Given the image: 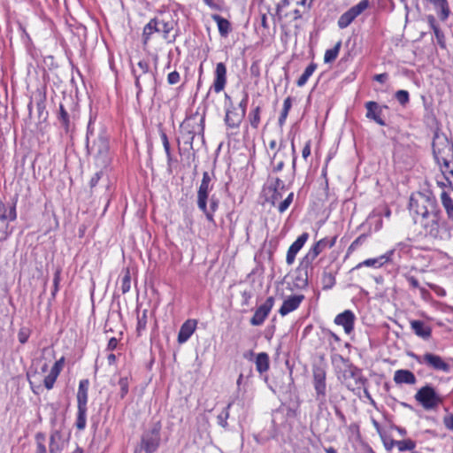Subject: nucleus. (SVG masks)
Wrapping results in <instances>:
<instances>
[{
  "label": "nucleus",
  "mask_w": 453,
  "mask_h": 453,
  "mask_svg": "<svg viewBox=\"0 0 453 453\" xmlns=\"http://www.w3.org/2000/svg\"><path fill=\"white\" fill-rule=\"evenodd\" d=\"M409 207L418 216L415 222L420 225L425 235L439 238L441 211L435 196L431 192H418L411 196Z\"/></svg>",
  "instance_id": "1"
},
{
  "label": "nucleus",
  "mask_w": 453,
  "mask_h": 453,
  "mask_svg": "<svg viewBox=\"0 0 453 453\" xmlns=\"http://www.w3.org/2000/svg\"><path fill=\"white\" fill-rule=\"evenodd\" d=\"M337 236L332 238H322L314 243L306 255L301 259L297 267L298 275L296 278L298 286L305 287L308 285L309 273L312 271V264L317 257L326 249L332 248L336 242Z\"/></svg>",
  "instance_id": "2"
},
{
  "label": "nucleus",
  "mask_w": 453,
  "mask_h": 453,
  "mask_svg": "<svg viewBox=\"0 0 453 453\" xmlns=\"http://www.w3.org/2000/svg\"><path fill=\"white\" fill-rule=\"evenodd\" d=\"M433 154L436 163L440 165L441 171L446 179L449 175L453 176V143L442 134L435 132L433 139Z\"/></svg>",
  "instance_id": "3"
},
{
  "label": "nucleus",
  "mask_w": 453,
  "mask_h": 453,
  "mask_svg": "<svg viewBox=\"0 0 453 453\" xmlns=\"http://www.w3.org/2000/svg\"><path fill=\"white\" fill-rule=\"evenodd\" d=\"M91 122H89L87 132V150L95 158L98 167L105 168L111 162L109 153V141L104 132L99 133L96 137L93 131L90 130Z\"/></svg>",
  "instance_id": "4"
},
{
  "label": "nucleus",
  "mask_w": 453,
  "mask_h": 453,
  "mask_svg": "<svg viewBox=\"0 0 453 453\" xmlns=\"http://www.w3.org/2000/svg\"><path fill=\"white\" fill-rule=\"evenodd\" d=\"M175 26L174 20L171 18H165L163 15L151 19L148 24L145 25L142 31L143 43L146 44L154 33L161 34L163 38L168 42L175 41V35L171 38V32Z\"/></svg>",
  "instance_id": "5"
},
{
  "label": "nucleus",
  "mask_w": 453,
  "mask_h": 453,
  "mask_svg": "<svg viewBox=\"0 0 453 453\" xmlns=\"http://www.w3.org/2000/svg\"><path fill=\"white\" fill-rule=\"evenodd\" d=\"M213 188V184H200L197 190V207L205 215L207 220L214 221V213L219 208V201L215 196L209 200V194Z\"/></svg>",
  "instance_id": "6"
},
{
  "label": "nucleus",
  "mask_w": 453,
  "mask_h": 453,
  "mask_svg": "<svg viewBox=\"0 0 453 453\" xmlns=\"http://www.w3.org/2000/svg\"><path fill=\"white\" fill-rule=\"evenodd\" d=\"M340 359L342 362V367L339 371L338 378L342 382L349 390H354L364 385L366 380L363 379L361 370L342 356H340Z\"/></svg>",
  "instance_id": "7"
},
{
  "label": "nucleus",
  "mask_w": 453,
  "mask_h": 453,
  "mask_svg": "<svg viewBox=\"0 0 453 453\" xmlns=\"http://www.w3.org/2000/svg\"><path fill=\"white\" fill-rule=\"evenodd\" d=\"M408 356L429 370L444 373H449L451 371L449 362L437 354L426 352L423 355H418L414 352H409Z\"/></svg>",
  "instance_id": "8"
},
{
  "label": "nucleus",
  "mask_w": 453,
  "mask_h": 453,
  "mask_svg": "<svg viewBox=\"0 0 453 453\" xmlns=\"http://www.w3.org/2000/svg\"><path fill=\"white\" fill-rule=\"evenodd\" d=\"M414 398L426 411L436 410L444 401V397L430 384L421 387Z\"/></svg>",
  "instance_id": "9"
},
{
  "label": "nucleus",
  "mask_w": 453,
  "mask_h": 453,
  "mask_svg": "<svg viewBox=\"0 0 453 453\" xmlns=\"http://www.w3.org/2000/svg\"><path fill=\"white\" fill-rule=\"evenodd\" d=\"M133 75L134 76V85L137 88L136 97L139 99L140 95L142 91V78L143 77V81L150 86L153 90L156 89V76L152 72H150V65L146 60H140L137 64V67H133L132 69Z\"/></svg>",
  "instance_id": "10"
},
{
  "label": "nucleus",
  "mask_w": 453,
  "mask_h": 453,
  "mask_svg": "<svg viewBox=\"0 0 453 453\" xmlns=\"http://www.w3.org/2000/svg\"><path fill=\"white\" fill-rule=\"evenodd\" d=\"M160 443V428L153 427L143 433L140 443L135 447L134 453H153Z\"/></svg>",
  "instance_id": "11"
},
{
  "label": "nucleus",
  "mask_w": 453,
  "mask_h": 453,
  "mask_svg": "<svg viewBox=\"0 0 453 453\" xmlns=\"http://www.w3.org/2000/svg\"><path fill=\"white\" fill-rule=\"evenodd\" d=\"M326 372L322 366H315L312 370V381L316 392V400L320 403L326 402Z\"/></svg>",
  "instance_id": "12"
},
{
  "label": "nucleus",
  "mask_w": 453,
  "mask_h": 453,
  "mask_svg": "<svg viewBox=\"0 0 453 453\" xmlns=\"http://www.w3.org/2000/svg\"><path fill=\"white\" fill-rule=\"evenodd\" d=\"M370 6L369 0H361L358 4L349 8L338 19L337 24L341 29L348 27L357 17Z\"/></svg>",
  "instance_id": "13"
},
{
  "label": "nucleus",
  "mask_w": 453,
  "mask_h": 453,
  "mask_svg": "<svg viewBox=\"0 0 453 453\" xmlns=\"http://www.w3.org/2000/svg\"><path fill=\"white\" fill-rule=\"evenodd\" d=\"M180 128V132H189L203 138L204 117L199 114L189 116L181 123Z\"/></svg>",
  "instance_id": "14"
},
{
  "label": "nucleus",
  "mask_w": 453,
  "mask_h": 453,
  "mask_svg": "<svg viewBox=\"0 0 453 453\" xmlns=\"http://www.w3.org/2000/svg\"><path fill=\"white\" fill-rule=\"evenodd\" d=\"M225 96L230 102L229 106L226 108L225 123L229 128L237 129L245 115H243V112H240L236 106L232 104L231 97L227 94Z\"/></svg>",
  "instance_id": "15"
},
{
  "label": "nucleus",
  "mask_w": 453,
  "mask_h": 453,
  "mask_svg": "<svg viewBox=\"0 0 453 453\" xmlns=\"http://www.w3.org/2000/svg\"><path fill=\"white\" fill-rule=\"evenodd\" d=\"M17 218L15 204L8 206V211L5 213L0 214V242L7 239L11 231L9 230V224L14 221Z\"/></svg>",
  "instance_id": "16"
},
{
  "label": "nucleus",
  "mask_w": 453,
  "mask_h": 453,
  "mask_svg": "<svg viewBox=\"0 0 453 453\" xmlns=\"http://www.w3.org/2000/svg\"><path fill=\"white\" fill-rule=\"evenodd\" d=\"M273 304L274 298L273 296H269L265 302L256 310L253 317L250 319V324L252 326L262 325L268 317Z\"/></svg>",
  "instance_id": "17"
},
{
  "label": "nucleus",
  "mask_w": 453,
  "mask_h": 453,
  "mask_svg": "<svg viewBox=\"0 0 453 453\" xmlns=\"http://www.w3.org/2000/svg\"><path fill=\"white\" fill-rule=\"evenodd\" d=\"M365 109H366V114L365 117L368 119L373 120L378 125L384 127L386 126L385 120L381 118L382 111L383 109H387L388 106L386 105H380L378 103L374 101H368L365 104Z\"/></svg>",
  "instance_id": "18"
},
{
  "label": "nucleus",
  "mask_w": 453,
  "mask_h": 453,
  "mask_svg": "<svg viewBox=\"0 0 453 453\" xmlns=\"http://www.w3.org/2000/svg\"><path fill=\"white\" fill-rule=\"evenodd\" d=\"M226 84V67L222 62L216 65L214 70V81L211 88L215 93H220L224 90Z\"/></svg>",
  "instance_id": "19"
},
{
  "label": "nucleus",
  "mask_w": 453,
  "mask_h": 453,
  "mask_svg": "<svg viewBox=\"0 0 453 453\" xmlns=\"http://www.w3.org/2000/svg\"><path fill=\"white\" fill-rule=\"evenodd\" d=\"M308 239L309 234L304 232L290 245L286 256V263L288 265H291L295 262L296 254L303 247Z\"/></svg>",
  "instance_id": "20"
},
{
  "label": "nucleus",
  "mask_w": 453,
  "mask_h": 453,
  "mask_svg": "<svg viewBox=\"0 0 453 453\" xmlns=\"http://www.w3.org/2000/svg\"><path fill=\"white\" fill-rule=\"evenodd\" d=\"M433 5V9L435 12L437 18L441 21L445 22L451 15V11L448 0H424Z\"/></svg>",
  "instance_id": "21"
},
{
  "label": "nucleus",
  "mask_w": 453,
  "mask_h": 453,
  "mask_svg": "<svg viewBox=\"0 0 453 453\" xmlns=\"http://www.w3.org/2000/svg\"><path fill=\"white\" fill-rule=\"evenodd\" d=\"M304 299L303 295H294L288 296L287 299L284 300L281 307L279 310V313L281 316H286L288 313L296 311Z\"/></svg>",
  "instance_id": "22"
},
{
  "label": "nucleus",
  "mask_w": 453,
  "mask_h": 453,
  "mask_svg": "<svg viewBox=\"0 0 453 453\" xmlns=\"http://www.w3.org/2000/svg\"><path fill=\"white\" fill-rule=\"evenodd\" d=\"M355 315L349 311L346 310L343 312L338 314L334 319V323L339 326H342L346 334L352 332L354 328Z\"/></svg>",
  "instance_id": "23"
},
{
  "label": "nucleus",
  "mask_w": 453,
  "mask_h": 453,
  "mask_svg": "<svg viewBox=\"0 0 453 453\" xmlns=\"http://www.w3.org/2000/svg\"><path fill=\"white\" fill-rule=\"evenodd\" d=\"M393 254H394V250H392L378 257L365 259L363 262L357 265L354 269H359L363 266L380 268L383 265H385L386 263H388L391 260V257L393 256Z\"/></svg>",
  "instance_id": "24"
},
{
  "label": "nucleus",
  "mask_w": 453,
  "mask_h": 453,
  "mask_svg": "<svg viewBox=\"0 0 453 453\" xmlns=\"http://www.w3.org/2000/svg\"><path fill=\"white\" fill-rule=\"evenodd\" d=\"M65 446V439L59 430H55L50 437V453H61Z\"/></svg>",
  "instance_id": "25"
},
{
  "label": "nucleus",
  "mask_w": 453,
  "mask_h": 453,
  "mask_svg": "<svg viewBox=\"0 0 453 453\" xmlns=\"http://www.w3.org/2000/svg\"><path fill=\"white\" fill-rule=\"evenodd\" d=\"M426 19L430 29L433 30L434 34L437 43L440 45L441 48H446L445 35L442 30L441 29L436 18L434 15L429 14L426 16Z\"/></svg>",
  "instance_id": "26"
},
{
  "label": "nucleus",
  "mask_w": 453,
  "mask_h": 453,
  "mask_svg": "<svg viewBox=\"0 0 453 453\" xmlns=\"http://www.w3.org/2000/svg\"><path fill=\"white\" fill-rule=\"evenodd\" d=\"M196 328V321L194 319H188L185 321L179 331L177 341L180 344L185 343L194 334Z\"/></svg>",
  "instance_id": "27"
},
{
  "label": "nucleus",
  "mask_w": 453,
  "mask_h": 453,
  "mask_svg": "<svg viewBox=\"0 0 453 453\" xmlns=\"http://www.w3.org/2000/svg\"><path fill=\"white\" fill-rule=\"evenodd\" d=\"M394 381L397 385H414L417 382V378L412 372L409 370L399 369L396 370L394 373Z\"/></svg>",
  "instance_id": "28"
},
{
  "label": "nucleus",
  "mask_w": 453,
  "mask_h": 453,
  "mask_svg": "<svg viewBox=\"0 0 453 453\" xmlns=\"http://www.w3.org/2000/svg\"><path fill=\"white\" fill-rule=\"evenodd\" d=\"M411 328L416 335L424 340L429 339L432 334V328L422 320H411Z\"/></svg>",
  "instance_id": "29"
},
{
  "label": "nucleus",
  "mask_w": 453,
  "mask_h": 453,
  "mask_svg": "<svg viewBox=\"0 0 453 453\" xmlns=\"http://www.w3.org/2000/svg\"><path fill=\"white\" fill-rule=\"evenodd\" d=\"M88 385V380L80 381L77 392V407H87Z\"/></svg>",
  "instance_id": "30"
},
{
  "label": "nucleus",
  "mask_w": 453,
  "mask_h": 453,
  "mask_svg": "<svg viewBox=\"0 0 453 453\" xmlns=\"http://www.w3.org/2000/svg\"><path fill=\"white\" fill-rule=\"evenodd\" d=\"M211 19L217 23L219 35L222 37L227 36L231 31L230 22L219 14H212Z\"/></svg>",
  "instance_id": "31"
},
{
  "label": "nucleus",
  "mask_w": 453,
  "mask_h": 453,
  "mask_svg": "<svg viewBox=\"0 0 453 453\" xmlns=\"http://www.w3.org/2000/svg\"><path fill=\"white\" fill-rule=\"evenodd\" d=\"M441 202L446 211L448 219L453 222V199L446 191H443L441 194Z\"/></svg>",
  "instance_id": "32"
},
{
  "label": "nucleus",
  "mask_w": 453,
  "mask_h": 453,
  "mask_svg": "<svg viewBox=\"0 0 453 453\" xmlns=\"http://www.w3.org/2000/svg\"><path fill=\"white\" fill-rule=\"evenodd\" d=\"M255 364H256L257 371L259 373H263V372L268 371L269 366H270L268 354L265 352H261V353L257 354Z\"/></svg>",
  "instance_id": "33"
},
{
  "label": "nucleus",
  "mask_w": 453,
  "mask_h": 453,
  "mask_svg": "<svg viewBox=\"0 0 453 453\" xmlns=\"http://www.w3.org/2000/svg\"><path fill=\"white\" fill-rule=\"evenodd\" d=\"M58 120L61 127L65 129V133H68L71 127L70 116L67 111L65 109L63 104H60L59 111L58 112Z\"/></svg>",
  "instance_id": "34"
},
{
  "label": "nucleus",
  "mask_w": 453,
  "mask_h": 453,
  "mask_svg": "<svg viewBox=\"0 0 453 453\" xmlns=\"http://www.w3.org/2000/svg\"><path fill=\"white\" fill-rule=\"evenodd\" d=\"M317 69V65L314 63H311L304 70L303 74L296 81V85L298 87H303L308 81L309 78L313 74L315 70Z\"/></svg>",
  "instance_id": "35"
},
{
  "label": "nucleus",
  "mask_w": 453,
  "mask_h": 453,
  "mask_svg": "<svg viewBox=\"0 0 453 453\" xmlns=\"http://www.w3.org/2000/svg\"><path fill=\"white\" fill-rule=\"evenodd\" d=\"M342 46V42H338L332 49L326 50L324 56L325 63H331L334 61L339 54Z\"/></svg>",
  "instance_id": "36"
},
{
  "label": "nucleus",
  "mask_w": 453,
  "mask_h": 453,
  "mask_svg": "<svg viewBox=\"0 0 453 453\" xmlns=\"http://www.w3.org/2000/svg\"><path fill=\"white\" fill-rule=\"evenodd\" d=\"M77 419L76 427L79 430H83L87 423V407H77Z\"/></svg>",
  "instance_id": "37"
},
{
  "label": "nucleus",
  "mask_w": 453,
  "mask_h": 453,
  "mask_svg": "<svg viewBox=\"0 0 453 453\" xmlns=\"http://www.w3.org/2000/svg\"><path fill=\"white\" fill-rule=\"evenodd\" d=\"M27 380L31 388V390L35 394L39 395L42 389V386L40 384V380H37L36 372L31 373L27 372Z\"/></svg>",
  "instance_id": "38"
},
{
  "label": "nucleus",
  "mask_w": 453,
  "mask_h": 453,
  "mask_svg": "<svg viewBox=\"0 0 453 453\" xmlns=\"http://www.w3.org/2000/svg\"><path fill=\"white\" fill-rule=\"evenodd\" d=\"M396 447L400 452L411 451L416 448V442L411 439L397 441Z\"/></svg>",
  "instance_id": "39"
},
{
  "label": "nucleus",
  "mask_w": 453,
  "mask_h": 453,
  "mask_svg": "<svg viewBox=\"0 0 453 453\" xmlns=\"http://www.w3.org/2000/svg\"><path fill=\"white\" fill-rule=\"evenodd\" d=\"M147 323H148V310H143L142 312V315H138V317H137L136 331L139 335L142 334V332H143L146 329Z\"/></svg>",
  "instance_id": "40"
},
{
  "label": "nucleus",
  "mask_w": 453,
  "mask_h": 453,
  "mask_svg": "<svg viewBox=\"0 0 453 453\" xmlns=\"http://www.w3.org/2000/svg\"><path fill=\"white\" fill-rule=\"evenodd\" d=\"M260 112H261V107L257 106L254 110H252L249 114V120L250 123V126L253 128H257L260 123Z\"/></svg>",
  "instance_id": "41"
},
{
  "label": "nucleus",
  "mask_w": 453,
  "mask_h": 453,
  "mask_svg": "<svg viewBox=\"0 0 453 453\" xmlns=\"http://www.w3.org/2000/svg\"><path fill=\"white\" fill-rule=\"evenodd\" d=\"M323 289H330L335 284V277L332 273L324 272L322 274Z\"/></svg>",
  "instance_id": "42"
},
{
  "label": "nucleus",
  "mask_w": 453,
  "mask_h": 453,
  "mask_svg": "<svg viewBox=\"0 0 453 453\" xmlns=\"http://www.w3.org/2000/svg\"><path fill=\"white\" fill-rule=\"evenodd\" d=\"M233 405V402H230L227 406L218 415L217 420L218 424L222 427L226 428L227 426V418H229V409Z\"/></svg>",
  "instance_id": "43"
},
{
  "label": "nucleus",
  "mask_w": 453,
  "mask_h": 453,
  "mask_svg": "<svg viewBox=\"0 0 453 453\" xmlns=\"http://www.w3.org/2000/svg\"><path fill=\"white\" fill-rule=\"evenodd\" d=\"M131 288V276L128 269L125 270V273L121 278L120 289L122 294L127 293Z\"/></svg>",
  "instance_id": "44"
},
{
  "label": "nucleus",
  "mask_w": 453,
  "mask_h": 453,
  "mask_svg": "<svg viewBox=\"0 0 453 453\" xmlns=\"http://www.w3.org/2000/svg\"><path fill=\"white\" fill-rule=\"evenodd\" d=\"M160 137H161V141H162V143L164 146V150L166 154L167 163L170 165L171 161H172V154H171V149H170V143L168 141V137L164 131H160Z\"/></svg>",
  "instance_id": "45"
},
{
  "label": "nucleus",
  "mask_w": 453,
  "mask_h": 453,
  "mask_svg": "<svg viewBox=\"0 0 453 453\" xmlns=\"http://www.w3.org/2000/svg\"><path fill=\"white\" fill-rule=\"evenodd\" d=\"M395 97L403 106L406 105L410 101L409 92L403 89L397 90L395 94Z\"/></svg>",
  "instance_id": "46"
},
{
  "label": "nucleus",
  "mask_w": 453,
  "mask_h": 453,
  "mask_svg": "<svg viewBox=\"0 0 453 453\" xmlns=\"http://www.w3.org/2000/svg\"><path fill=\"white\" fill-rule=\"evenodd\" d=\"M118 384L120 388L119 396L121 399H123L127 395L129 390V381L127 377L120 378Z\"/></svg>",
  "instance_id": "47"
},
{
  "label": "nucleus",
  "mask_w": 453,
  "mask_h": 453,
  "mask_svg": "<svg viewBox=\"0 0 453 453\" xmlns=\"http://www.w3.org/2000/svg\"><path fill=\"white\" fill-rule=\"evenodd\" d=\"M58 375L55 372L50 371L49 374L43 380V385L48 389L50 390L53 388L54 384L58 379Z\"/></svg>",
  "instance_id": "48"
},
{
  "label": "nucleus",
  "mask_w": 453,
  "mask_h": 453,
  "mask_svg": "<svg viewBox=\"0 0 453 453\" xmlns=\"http://www.w3.org/2000/svg\"><path fill=\"white\" fill-rule=\"evenodd\" d=\"M60 280H61V269L57 268L54 273V277H53V289L51 292V296L53 298L56 296V294L59 289Z\"/></svg>",
  "instance_id": "49"
},
{
  "label": "nucleus",
  "mask_w": 453,
  "mask_h": 453,
  "mask_svg": "<svg viewBox=\"0 0 453 453\" xmlns=\"http://www.w3.org/2000/svg\"><path fill=\"white\" fill-rule=\"evenodd\" d=\"M294 194L290 193L285 200L280 202L278 205V211L280 213H283L288 210L291 203L293 202Z\"/></svg>",
  "instance_id": "50"
},
{
  "label": "nucleus",
  "mask_w": 453,
  "mask_h": 453,
  "mask_svg": "<svg viewBox=\"0 0 453 453\" xmlns=\"http://www.w3.org/2000/svg\"><path fill=\"white\" fill-rule=\"evenodd\" d=\"M366 234H361L357 239H355L348 248V253L354 251L358 246L363 244L366 240Z\"/></svg>",
  "instance_id": "51"
},
{
  "label": "nucleus",
  "mask_w": 453,
  "mask_h": 453,
  "mask_svg": "<svg viewBox=\"0 0 453 453\" xmlns=\"http://www.w3.org/2000/svg\"><path fill=\"white\" fill-rule=\"evenodd\" d=\"M380 437L382 439V441H383V444H384V447L386 448L387 450H391L394 447H396V441L395 440L388 437V436H386V435H383L382 434H380Z\"/></svg>",
  "instance_id": "52"
},
{
  "label": "nucleus",
  "mask_w": 453,
  "mask_h": 453,
  "mask_svg": "<svg viewBox=\"0 0 453 453\" xmlns=\"http://www.w3.org/2000/svg\"><path fill=\"white\" fill-rule=\"evenodd\" d=\"M180 134L183 142L189 145L190 149L193 150V142L196 134H189V132H180Z\"/></svg>",
  "instance_id": "53"
},
{
  "label": "nucleus",
  "mask_w": 453,
  "mask_h": 453,
  "mask_svg": "<svg viewBox=\"0 0 453 453\" xmlns=\"http://www.w3.org/2000/svg\"><path fill=\"white\" fill-rule=\"evenodd\" d=\"M180 80V76L177 71H173L167 75V82L170 85H175L179 83Z\"/></svg>",
  "instance_id": "54"
},
{
  "label": "nucleus",
  "mask_w": 453,
  "mask_h": 453,
  "mask_svg": "<svg viewBox=\"0 0 453 453\" xmlns=\"http://www.w3.org/2000/svg\"><path fill=\"white\" fill-rule=\"evenodd\" d=\"M248 99H249V96H248L247 93H245L243 95L242 99L241 100V102L239 103L238 106L236 107L240 112H243V115L246 114V109H247V105H248Z\"/></svg>",
  "instance_id": "55"
},
{
  "label": "nucleus",
  "mask_w": 453,
  "mask_h": 453,
  "mask_svg": "<svg viewBox=\"0 0 453 453\" xmlns=\"http://www.w3.org/2000/svg\"><path fill=\"white\" fill-rule=\"evenodd\" d=\"M65 358L62 357L59 360L56 361L50 371L59 375L64 366Z\"/></svg>",
  "instance_id": "56"
},
{
  "label": "nucleus",
  "mask_w": 453,
  "mask_h": 453,
  "mask_svg": "<svg viewBox=\"0 0 453 453\" xmlns=\"http://www.w3.org/2000/svg\"><path fill=\"white\" fill-rule=\"evenodd\" d=\"M42 438V440H44V436L42 435V434H37L36 438H37V449H36V453H47V449H46V447L45 445L39 441V438Z\"/></svg>",
  "instance_id": "57"
},
{
  "label": "nucleus",
  "mask_w": 453,
  "mask_h": 453,
  "mask_svg": "<svg viewBox=\"0 0 453 453\" xmlns=\"http://www.w3.org/2000/svg\"><path fill=\"white\" fill-rule=\"evenodd\" d=\"M213 174L208 172H204L203 173V179L201 180V184H213Z\"/></svg>",
  "instance_id": "58"
},
{
  "label": "nucleus",
  "mask_w": 453,
  "mask_h": 453,
  "mask_svg": "<svg viewBox=\"0 0 453 453\" xmlns=\"http://www.w3.org/2000/svg\"><path fill=\"white\" fill-rule=\"evenodd\" d=\"M444 426L449 429L453 430V415H447L443 418Z\"/></svg>",
  "instance_id": "59"
},
{
  "label": "nucleus",
  "mask_w": 453,
  "mask_h": 453,
  "mask_svg": "<svg viewBox=\"0 0 453 453\" xmlns=\"http://www.w3.org/2000/svg\"><path fill=\"white\" fill-rule=\"evenodd\" d=\"M103 173L102 171H99L96 173L92 178L90 179L89 184L91 188H94L98 183L99 180L101 179Z\"/></svg>",
  "instance_id": "60"
},
{
  "label": "nucleus",
  "mask_w": 453,
  "mask_h": 453,
  "mask_svg": "<svg viewBox=\"0 0 453 453\" xmlns=\"http://www.w3.org/2000/svg\"><path fill=\"white\" fill-rule=\"evenodd\" d=\"M405 278H406L407 281L409 282V284L412 288H419V282H418V280L414 276L406 275Z\"/></svg>",
  "instance_id": "61"
},
{
  "label": "nucleus",
  "mask_w": 453,
  "mask_h": 453,
  "mask_svg": "<svg viewBox=\"0 0 453 453\" xmlns=\"http://www.w3.org/2000/svg\"><path fill=\"white\" fill-rule=\"evenodd\" d=\"M18 339L20 343L24 344L28 340V334L25 330L21 329L18 334Z\"/></svg>",
  "instance_id": "62"
},
{
  "label": "nucleus",
  "mask_w": 453,
  "mask_h": 453,
  "mask_svg": "<svg viewBox=\"0 0 453 453\" xmlns=\"http://www.w3.org/2000/svg\"><path fill=\"white\" fill-rule=\"evenodd\" d=\"M203 2L212 10H220V5L218 4L217 0H203Z\"/></svg>",
  "instance_id": "63"
},
{
  "label": "nucleus",
  "mask_w": 453,
  "mask_h": 453,
  "mask_svg": "<svg viewBox=\"0 0 453 453\" xmlns=\"http://www.w3.org/2000/svg\"><path fill=\"white\" fill-rule=\"evenodd\" d=\"M311 155V142L308 141L302 151V156L304 159H306Z\"/></svg>",
  "instance_id": "64"
}]
</instances>
